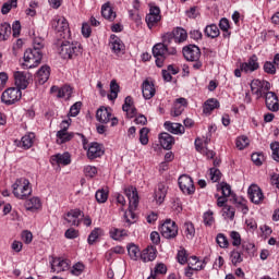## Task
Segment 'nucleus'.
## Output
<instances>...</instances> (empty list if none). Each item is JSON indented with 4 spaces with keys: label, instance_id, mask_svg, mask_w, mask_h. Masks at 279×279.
I'll return each mask as SVG.
<instances>
[{
    "label": "nucleus",
    "instance_id": "obj_1",
    "mask_svg": "<svg viewBox=\"0 0 279 279\" xmlns=\"http://www.w3.org/2000/svg\"><path fill=\"white\" fill-rule=\"evenodd\" d=\"M124 195L129 199V210L124 213V219L129 226H132V223L136 221L134 209L138 208V192L136 191V187L129 186L124 189Z\"/></svg>",
    "mask_w": 279,
    "mask_h": 279
},
{
    "label": "nucleus",
    "instance_id": "obj_2",
    "mask_svg": "<svg viewBox=\"0 0 279 279\" xmlns=\"http://www.w3.org/2000/svg\"><path fill=\"white\" fill-rule=\"evenodd\" d=\"M58 51L63 60H73L82 53V48L77 43L62 41Z\"/></svg>",
    "mask_w": 279,
    "mask_h": 279
},
{
    "label": "nucleus",
    "instance_id": "obj_3",
    "mask_svg": "<svg viewBox=\"0 0 279 279\" xmlns=\"http://www.w3.org/2000/svg\"><path fill=\"white\" fill-rule=\"evenodd\" d=\"M12 189L13 195H15L17 199H27V197L32 195V186H29V180L25 178L17 179L12 185Z\"/></svg>",
    "mask_w": 279,
    "mask_h": 279
},
{
    "label": "nucleus",
    "instance_id": "obj_4",
    "mask_svg": "<svg viewBox=\"0 0 279 279\" xmlns=\"http://www.w3.org/2000/svg\"><path fill=\"white\" fill-rule=\"evenodd\" d=\"M43 60V52L33 50L32 48L27 49L24 52V69H36Z\"/></svg>",
    "mask_w": 279,
    "mask_h": 279
},
{
    "label": "nucleus",
    "instance_id": "obj_5",
    "mask_svg": "<svg viewBox=\"0 0 279 279\" xmlns=\"http://www.w3.org/2000/svg\"><path fill=\"white\" fill-rule=\"evenodd\" d=\"M78 136L82 137L83 148L87 149V158L89 160H95V158H101V155L104 154V148L100 146L99 143L93 142L88 147V141H86V136L83 134H78Z\"/></svg>",
    "mask_w": 279,
    "mask_h": 279
},
{
    "label": "nucleus",
    "instance_id": "obj_6",
    "mask_svg": "<svg viewBox=\"0 0 279 279\" xmlns=\"http://www.w3.org/2000/svg\"><path fill=\"white\" fill-rule=\"evenodd\" d=\"M23 93L16 87H10L5 89L1 95V101L5 106H14L16 101L21 100Z\"/></svg>",
    "mask_w": 279,
    "mask_h": 279
},
{
    "label": "nucleus",
    "instance_id": "obj_7",
    "mask_svg": "<svg viewBox=\"0 0 279 279\" xmlns=\"http://www.w3.org/2000/svg\"><path fill=\"white\" fill-rule=\"evenodd\" d=\"M270 88L271 84L267 81L253 80L251 82V90L253 95H256L257 99L265 97V95L269 93Z\"/></svg>",
    "mask_w": 279,
    "mask_h": 279
},
{
    "label": "nucleus",
    "instance_id": "obj_8",
    "mask_svg": "<svg viewBox=\"0 0 279 279\" xmlns=\"http://www.w3.org/2000/svg\"><path fill=\"white\" fill-rule=\"evenodd\" d=\"M160 232L163 239H175L178 236V225H175V221L168 219L161 225Z\"/></svg>",
    "mask_w": 279,
    "mask_h": 279
},
{
    "label": "nucleus",
    "instance_id": "obj_9",
    "mask_svg": "<svg viewBox=\"0 0 279 279\" xmlns=\"http://www.w3.org/2000/svg\"><path fill=\"white\" fill-rule=\"evenodd\" d=\"M153 56L156 58V65L159 69H162L165 60H167V46L162 43L156 44L153 47Z\"/></svg>",
    "mask_w": 279,
    "mask_h": 279
},
{
    "label": "nucleus",
    "instance_id": "obj_10",
    "mask_svg": "<svg viewBox=\"0 0 279 279\" xmlns=\"http://www.w3.org/2000/svg\"><path fill=\"white\" fill-rule=\"evenodd\" d=\"M50 267L52 274H61V271H69V267H71V262L62 257H51Z\"/></svg>",
    "mask_w": 279,
    "mask_h": 279
},
{
    "label": "nucleus",
    "instance_id": "obj_11",
    "mask_svg": "<svg viewBox=\"0 0 279 279\" xmlns=\"http://www.w3.org/2000/svg\"><path fill=\"white\" fill-rule=\"evenodd\" d=\"M179 186L184 195H193V193H195V185L193 184V179L186 174H182L179 178Z\"/></svg>",
    "mask_w": 279,
    "mask_h": 279
},
{
    "label": "nucleus",
    "instance_id": "obj_12",
    "mask_svg": "<svg viewBox=\"0 0 279 279\" xmlns=\"http://www.w3.org/2000/svg\"><path fill=\"white\" fill-rule=\"evenodd\" d=\"M183 56L189 62H197L202 58V50L196 45H189L183 48Z\"/></svg>",
    "mask_w": 279,
    "mask_h": 279
},
{
    "label": "nucleus",
    "instance_id": "obj_13",
    "mask_svg": "<svg viewBox=\"0 0 279 279\" xmlns=\"http://www.w3.org/2000/svg\"><path fill=\"white\" fill-rule=\"evenodd\" d=\"M162 16L160 15V8L150 7L149 13L146 15V24L151 29L160 23Z\"/></svg>",
    "mask_w": 279,
    "mask_h": 279
},
{
    "label": "nucleus",
    "instance_id": "obj_14",
    "mask_svg": "<svg viewBox=\"0 0 279 279\" xmlns=\"http://www.w3.org/2000/svg\"><path fill=\"white\" fill-rule=\"evenodd\" d=\"M264 97H265V104H266L267 110H269L270 112H278L279 100H278V96L276 95V93L267 92L264 95Z\"/></svg>",
    "mask_w": 279,
    "mask_h": 279
},
{
    "label": "nucleus",
    "instance_id": "obj_15",
    "mask_svg": "<svg viewBox=\"0 0 279 279\" xmlns=\"http://www.w3.org/2000/svg\"><path fill=\"white\" fill-rule=\"evenodd\" d=\"M248 197L253 204H260L263 199H265V195L263 194V190L256 184H252L248 187Z\"/></svg>",
    "mask_w": 279,
    "mask_h": 279
},
{
    "label": "nucleus",
    "instance_id": "obj_16",
    "mask_svg": "<svg viewBox=\"0 0 279 279\" xmlns=\"http://www.w3.org/2000/svg\"><path fill=\"white\" fill-rule=\"evenodd\" d=\"M36 141V134L28 133L24 135L21 141H15V145L22 149H32L34 147V142Z\"/></svg>",
    "mask_w": 279,
    "mask_h": 279
},
{
    "label": "nucleus",
    "instance_id": "obj_17",
    "mask_svg": "<svg viewBox=\"0 0 279 279\" xmlns=\"http://www.w3.org/2000/svg\"><path fill=\"white\" fill-rule=\"evenodd\" d=\"M109 45H110L111 51H113L116 56H121L125 51V45L123 44L121 38H119L116 35H111V40Z\"/></svg>",
    "mask_w": 279,
    "mask_h": 279
},
{
    "label": "nucleus",
    "instance_id": "obj_18",
    "mask_svg": "<svg viewBox=\"0 0 279 279\" xmlns=\"http://www.w3.org/2000/svg\"><path fill=\"white\" fill-rule=\"evenodd\" d=\"M258 57H256V54H253L247 62L241 64V71L244 73H254V71H258Z\"/></svg>",
    "mask_w": 279,
    "mask_h": 279
},
{
    "label": "nucleus",
    "instance_id": "obj_19",
    "mask_svg": "<svg viewBox=\"0 0 279 279\" xmlns=\"http://www.w3.org/2000/svg\"><path fill=\"white\" fill-rule=\"evenodd\" d=\"M52 27L54 28V32L65 34V32H69V22L62 16H57L52 21Z\"/></svg>",
    "mask_w": 279,
    "mask_h": 279
},
{
    "label": "nucleus",
    "instance_id": "obj_20",
    "mask_svg": "<svg viewBox=\"0 0 279 279\" xmlns=\"http://www.w3.org/2000/svg\"><path fill=\"white\" fill-rule=\"evenodd\" d=\"M122 110L123 112H126V117L129 119H134V117H136V107H134V100L132 99V96L125 97Z\"/></svg>",
    "mask_w": 279,
    "mask_h": 279
},
{
    "label": "nucleus",
    "instance_id": "obj_21",
    "mask_svg": "<svg viewBox=\"0 0 279 279\" xmlns=\"http://www.w3.org/2000/svg\"><path fill=\"white\" fill-rule=\"evenodd\" d=\"M14 80H15V86H16L15 88H19L20 90H25V88L29 86L27 74H25L24 72H15Z\"/></svg>",
    "mask_w": 279,
    "mask_h": 279
},
{
    "label": "nucleus",
    "instance_id": "obj_22",
    "mask_svg": "<svg viewBox=\"0 0 279 279\" xmlns=\"http://www.w3.org/2000/svg\"><path fill=\"white\" fill-rule=\"evenodd\" d=\"M159 143L163 149H172L173 145H175V137H173L169 133H161L159 135Z\"/></svg>",
    "mask_w": 279,
    "mask_h": 279
},
{
    "label": "nucleus",
    "instance_id": "obj_23",
    "mask_svg": "<svg viewBox=\"0 0 279 279\" xmlns=\"http://www.w3.org/2000/svg\"><path fill=\"white\" fill-rule=\"evenodd\" d=\"M81 216H82V210L72 209L65 215L64 219L69 226H80Z\"/></svg>",
    "mask_w": 279,
    "mask_h": 279
},
{
    "label": "nucleus",
    "instance_id": "obj_24",
    "mask_svg": "<svg viewBox=\"0 0 279 279\" xmlns=\"http://www.w3.org/2000/svg\"><path fill=\"white\" fill-rule=\"evenodd\" d=\"M186 106H189L186 98H178L174 101L173 108L171 109V116L180 117V114H182V112H184V108H186Z\"/></svg>",
    "mask_w": 279,
    "mask_h": 279
},
{
    "label": "nucleus",
    "instance_id": "obj_25",
    "mask_svg": "<svg viewBox=\"0 0 279 279\" xmlns=\"http://www.w3.org/2000/svg\"><path fill=\"white\" fill-rule=\"evenodd\" d=\"M169 187L165 183H159L157 190L155 191V202L160 206L165 202V197H167V191Z\"/></svg>",
    "mask_w": 279,
    "mask_h": 279
},
{
    "label": "nucleus",
    "instance_id": "obj_26",
    "mask_svg": "<svg viewBox=\"0 0 279 279\" xmlns=\"http://www.w3.org/2000/svg\"><path fill=\"white\" fill-rule=\"evenodd\" d=\"M142 93L144 99H151L154 95H156V88L154 87V83L148 80L144 81L142 84Z\"/></svg>",
    "mask_w": 279,
    "mask_h": 279
},
{
    "label": "nucleus",
    "instance_id": "obj_27",
    "mask_svg": "<svg viewBox=\"0 0 279 279\" xmlns=\"http://www.w3.org/2000/svg\"><path fill=\"white\" fill-rule=\"evenodd\" d=\"M96 119L99 121V123H110L112 113L108 110V108L101 107L96 112Z\"/></svg>",
    "mask_w": 279,
    "mask_h": 279
},
{
    "label": "nucleus",
    "instance_id": "obj_28",
    "mask_svg": "<svg viewBox=\"0 0 279 279\" xmlns=\"http://www.w3.org/2000/svg\"><path fill=\"white\" fill-rule=\"evenodd\" d=\"M49 75H51V68L44 65L38 70L36 80L39 84H46L49 80Z\"/></svg>",
    "mask_w": 279,
    "mask_h": 279
},
{
    "label": "nucleus",
    "instance_id": "obj_29",
    "mask_svg": "<svg viewBox=\"0 0 279 279\" xmlns=\"http://www.w3.org/2000/svg\"><path fill=\"white\" fill-rule=\"evenodd\" d=\"M173 37H174V43L177 45H180L189 38V34L186 33V29L182 27H177L172 31Z\"/></svg>",
    "mask_w": 279,
    "mask_h": 279
},
{
    "label": "nucleus",
    "instance_id": "obj_30",
    "mask_svg": "<svg viewBox=\"0 0 279 279\" xmlns=\"http://www.w3.org/2000/svg\"><path fill=\"white\" fill-rule=\"evenodd\" d=\"M52 162H57V165H62L63 167H66L71 162V154L63 153V154H57L51 157Z\"/></svg>",
    "mask_w": 279,
    "mask_h": 279
},
{
    "label": "nucleus",
    "instance_id": "obj_31",
    "mask_svg": "<svg viewBox=\"0 0 279 279\" xmlns=\"http://www.w3.org/2000/svg\"><path fill=\"white\" fill-rule=\"evenodd\" d=\"M165 128L168 132H171V134H184V126L180 123H173V122H165Z\"/></svg>",
    "mask_w": 279,
    "mask_h": 279
},
{
    "label": "nucleus",
    "instance_id": "obj_32",
    "mask_svg": "<svg viewBox=\"0 0 279 279\" xmlns=\"http://www.w3.org/2000/svg\"><path fill=\"white\" fill-rule=\"evenodd\" d=\"M217 108H219V100L209 98L203 106V112L204 114H210V112H213V110H217Z\"/></svg>",
    "mask_w": 279,
    "mask_h": 279
},
{
    "label": "nucleus",
    "instance_id": "obj_33",
    "mask_svg": "<svg viewBox=\"0 0 279 279\" xmlns=\"http://www.w3.org/2000/svg\"><path fill=\"white\" fill-rule=\"evenodd\" d=\"M101 14L104 19H107V21H114L117 19V13L112 11V7H110V2H107L101 7Z\"/></svg>",
    "mask_w": 279,
    "mask_h": 279
},
{
    "label": "nucleus",
    "instance_id": "obj_34",
    "mask_svg": "<svg viewBox=\"0 0 279 279\" xmlns=\"http://www.w3.org/2000/svg\"><path fill=\"white\" fill-rule=\"evenodd\" d=\"M141 258L143 263H150L151 260H156V250L154 247L145 248L141 254Z\"/></svg>",
    "mask_w": 279,
    "mask_h": 279
},
{
    "label": "nucleus",
    "instance_id": "obj_35",
    "mask_svg": "<svg viewBox=\"0 0 279 279\" xmlns=\"http://www.w3.org/2000/svg\"><path fill=\"white\" fill-rule=\"evenodd\" d=\"M11 35H12V26H10V23L4 22L0 24V41L8 40Z\"/></svg>",
    "mask_w": 279,
    "mask_h": 279
},
{
    "label": "nucleus",
    "instance_id": "obj_36",
    "mask_svg": "<svg viewBox=\"0 0 279 279\" xmlns=\"http://www.w3.org/2000/svg\"><path fill=\"white\" fill-rule=\"evenodd\" d=\"M119 90H120L119 83H117L116 80H112L110 83V93L111 94L108 95V99L110 101H114V99H117L119 97Z\"/></svg>",
    "mask_w": 279,
    "mask_h": 279
},
{
    "label": "nucleus",
    "instance_id": "obj_37",
    "mask_svg": "<svg viewBox=\"0 0 279 279\" xmlns=\"http://www.w3.org/2000/svg\"><path fill=\"white\" fill-rule=\"evenodd\" d=\"M26 210H38L41 206L40 198L33 197L25 202L24 204Z\"/></svg>",
    "mask_w": 279,
    "mask_h": 279
},
{
    "label": "nucleus",
    "instance_id": "obj_38",
    "mask_svg": "<svg viewBox=\"0 0 279 279\" xmlns=\"http://www.w3.org/2000/svg\"><path fill=\"white\" fill-rule=\"evenodd\" d=\"M219 34V27L216 24L207 25L205 27V35L207 38H217Z\"/></svg>",
    "mask_w": 279,
    "mask_h": 279
},
{
    "label": "nucleus",
    "instance_id": "obj_39",
    "mask_svg": "<svg viewBox=\"0 0 279 279\" xmlns=\"http://www.w3.org/2000/svg\"><path fill=\"white\" fill-rule=\"evenodd\" d=\"M71 95H73V88L69 85H64L59 89L57 97H59V99H71Z\"/></svg>",
    "mask_w": 279,
    "mask_h": 279
},
{
    "label": "nucleus",
    "instance_id": "obj_40",
    "mask_svg": "<svg viewBox=\"0 0 279 279\" xmlns=\"http://www.w3.org/2000/svg\"><path fill=\"white\" fill-rule=\"evenodd\" d=\"M75 136V133H69L68 131H58L57 137L59 138V143H69L73 137Z\"/></svg>",
    "mask_w": 279,
    "mask_h": 279
},
{
    "label": "nucleus",
    "instance_id": "obj_41",
    "mask_svg": "<svg viewBox=\"0 0 279 279\" xmlns=\"http://www.w3.org/2000/svg\"><path fill=\"white\" fill-rule=\"evenodd\" d=\"M104 235V230L101 228H95L88 235L87 243L93 245L97 241L98 236Z\"/></svg>",
    "mask_w": 279,
    "mask_h": 279
},
{
    "label": "nucleus",
    "instance_id": "obj_42",
    "mask_svg": "<svg viewBox=\"0 0 279 279\" xmlns=\"http://www.w3.org/2000/svg\"><path fill=\"white\" fill-rule=\"evenodd\" d=\"M128 252L132 260H138V256H141V250H138L136 244H129Z\"/></svg>",
    "mask_w": 279,
    "mask_h": 279
},
{
    "label": "nucleus",
    "instance_id": "obj_43",
    "mask_svg": "<svg viewBox=\"0 0 279 279\" xmlns=\"http://www.w3.org/2000/svg\"><path fill=\"white\" fill-rule=\"evenodd\" d=\"M219 27L225 32L223 38H230V32H228L230 29V21H228L226 17H222L219 22Z\"/></svg>",
    "mask_w": 279,
    "mask_h": 279
},
{
    "label": "nucleus",
    "instance_id": "obj_44",
    "mask_svg": "<svg viewBox=\"0 0 279 279\" xmlns=\"http://www.w3.org/2000/svg\"><path fill=\"white\" fill-rule=\"evenodd\" d=\"M230 260H231L232 265H234V267H236V265L243 263V256H241V252L233 250L230 253Z\"/></svg>",
    "mask_w": 279,
    "mask_h": 279
},
{
    "label": "nucleus",
    "instance_id": "obj_45",
    "mask_svg": "<svg viewBox=\"0 0 279 279\" xmlns=\"http://www.w3.org/2000/svg\"><path fill=\"white\" fill-rule=\"evenodd\" d=\"M235 145H236L238 149L243 150V149H245V147H247L250 145V138H247V136H245V135H242L236 138Z\"/></svg>",
    "mask_w": 279,
    "mask_h": 279
},
{
    "label": "nucleus",
    "instance_id": "obj_46",
    "mask_svg": "<svg viewBox=\"0 0 279 279\" xmlns=\"http://www.w3.org/2000/svg\"><path fill=\"white\" fill-rule=\"evenodd\" d=\"M202 269H204L203 265H197L196 267H193V262L190 260L187 268H185V276L187 278H191V276H193V271H202Z\"/></svg>",
    "mask_w": 279,
    "mask_h": 279
},
{
    "label": "nucleus",
    "instance_id": "obj_47",
    "mask_svg": "<svg viewBox=\"0 0 279 279\" xmlns=\"http://www.w3.org/2000/svg\"><path fill=\"white\" fill-rule=\"evenodd\" d=\"M183 228L187 239H193V236H195V226H193L192 222H185Z\"/></svg>",
    "mask_w": 279,
    "mask_h": 279
},
{
    "label": "nucleus",
    "instance_id": "obj_48",
    "mask_svg": "<svg viewBox=\"0 0 279 279\" xmlns=\"http://www.w3.org/2000/svg\"><path fill=\"white\" fill-rule=\"evenodd\" d=\"M251 159L254 162V165H256V167H260L263 162H265V155H263V153H254L251 156Z\"/></svg>",
    "mask_w": 279,
    "mask_h": 279
},
{
    "label": "nucleus",
    "instance_id": "obj_49",
    "mask_svg": "<svg viewBox=\"0 0 279 279\" xmlns=\"http://www.w3.org/2000/svg\"><path fill=\"white\" fill-rule=\"evenodd\" d=\"M96 201L98 202V204H106V202H108V192L104 191V190H98L96 192Z\"/></svg>",
    "mask_w": 279,
    "mask_h": 279
},
{
    "label": "nucleus",
    "instance_id": "obj_50",
    "mask_svg": "<svg viewBox=\"0 0 279 279\" xmlns=\"http://www.w3.org/2000/svg\"><path fill=\"white\" fill-rule=\"evenodd\" d=\"M19 0H9L8 2L3 3L2 8H1V12L2 14H9L10 10H12V8H16V2Z\"/></svg>",
    "mask_w": 279,
    "mask_h": 279
},
{
    "label": "nucleus",
    "instance_id": "obj_51",
    "mask_svg": "<svg viewBox=\"0 0 279 279\" xmlns=\"http://www.w3.org/2000/svg\"><path fill=\"white\" fill-rule=\"evenodd\" d=\"M147 134H149V129L148 128H143L140 131V143H142V145H147V143H149V137L147 136Z\"/></svg>",
    "mask_w": 279,
    "mask_h": 279
},
{
    "label": "nucleus",
    "instance_id": "obj_52",
    "mask_svg": "<svg viewBox=\"0 0 279 279\" xmlns=\"http://www.w3.org/2000/svg\"><path fill=\"white\" fill-rule=\"evenodd\" d=\"M209 178L211 182H219L221 180V171L217 168H211L209 170Z\"/></svg>",
    "mask_w": 279,
    "mask_h": 279
},
{
    "label": "nucleus",
    "instance_id": "obj_53",
    "mask_svg": "<svg viewBox=\"0 0 279 279\" xmlns=\"http://www.w3.org/2000/svg\"><path fill=\"white\" fill-rule=\"evenodd\" d=\"M276 65L271 61H266L264 63V71L268 73V75H276Z\"/></svg>",
    "mask_w": 279,
    "mask_h": 279
},
{
    "label": "nucleus",
    "instance_id": "obj_54",
    "mask_svg": "<svg viewBox=\"0 0 279 279\" xmlns=\"http://www.w3.org/2000/svg\"><path fill=\"white\" fill-rule=\"evenodd\" d=\"M216 241L219 245V247L226 248L230 243L228 242V238L223 233H219L216 238Z\"/></svg>",
    "mask_w": 279,
    "mask_h": 279
},
{
    "label": "nucleus",
    "instance_id": "obj_55",
    "mask_svg": "<svg viewBox=\"0 0 279 279\" xmlns=\"http://www.w3.org/2000/svg\"><path fill=\"white\" fill-rule=\"evenodd\" d=\"M230 238L232 241V245L234 247H239V245H241V233L236 232V231H231L230 232Z\"/></svg>",
    "mask_w": 279,
    "mask_h": 279
},
{
    "label": "nucleus",
    "instance_id": "obj_56",
    "mask_svg": "<svg viewBox=\"0 0 279 279\" xmlns=\"http://www.w3.org/2000/svg\"><path fill=\"white\" fill-rule=\"evenodd\" d=\"M122 236H128V231L120 229H113V231H111V238L114 241H119Z\"/></svg>",
    "mask_w": 279,
    "mask_h": 279
},
{
    "label": "nucleus",
    "instance_id": "obj_57",
    "mask_svg": "<svg viewBox=\"0 0 279 279\" xmlns=\"http://www.w3.org/2000/svg\"><path fill=\"white\" fill-rule=\"evenodd\" d=\"M270 149L272 151V158L276 162H279V142H274L270 144Z\"/></svg>",
    "mask_w": 279,
    "mask_h": 279
},
{
    "label": "nucleus",
    "instance_id": "obj_58",
    "mask_svg": "<svg viewBox=\"0 0 279 279\" xmlns=\"http://www.w3.org/2000/svg\"><path fill=\"white\" fill-rule=\"evenodd\" d=\"M84 173L86 178H95L97 175V167L86 166L84 168Z\"/></svg>",
    "mask_w": 279,
    "mask_h": 279
},
{
    "label": "nucleus",
    "instance_id": "obj_59",
    "mask_svg": "<svg viewBox=\"0 0 279 279\" xmlns=\"http://www.w3.org/2000/svg\"><path fill=\"white\" fill-rule=\"evenodd\" d=\"M205 226H213L215 223V218L213 217V211L208 210L203 215Z\"/></svg>",
    "mask_w": 279,
    "mask_h": 279
},
{
    "label": "nucleus",
    "instance_id": "obj_60",
    "mask_svg": "<svg viewBox=\"0 0 279 279\" xmlns=\"http://www.w3.org/2000/svg\"><path fill=\"white\" fill-rule=\"evenodd\" d=\"M177 258L180 265H186V263L189 262V257L186 256V250L179 251Z\"/></svg>",
    "mask_w": 279,
    "mask_h": 279
},
{
    "label": "nucleus",
    "instance_id": "obj_61",
    "mask_svg": "<svg viewBox=\"0 0 279 279\" xmlns=\"http://www.w3.org/2000/svg\"><path fill=\"white\" fill-rule=\"evenodd\" d=\"M82 109V102H75L71 108H70V117H77L80 114V110Z\"/></svg>",
    "mask_w": 279,
    "mask_h": 279
},
{
    "label": "nucleus",
    "instance_id": "obj_62",
    "mask_svg": "<svg viewBox=\"0 0 279 279\" xmlns=\"http://www.w3.org/2000/svg\"><path fill=\"white\" fill-rule=\"evenodd\" d=\"M174 40V37H173V32L171 33H166L163 36H162V45H165L166 47L171 45V43H173Z\"/></svg>",
    "mask_w": 279,
    "mask_h": 279
},
{
    "label": "nucleus",
    "instance_id": "obj_63",
    "mask_svg": "<svg viewBox=\"0 0 279 279\" xmlns=\"http://www.w3.org/2000/svg\"><path fill=\"white\" fill-rule=\"evenodd\" d=\"M82 271H84V264L77 263L73 266L71 274L73 276H81Z\"/></svg>",
    "mask_w": 279,
    "mask_h": 279
},
{
    "label": "nucleus",
    "instance_id": "obj_64",
    "mask_svg": "<svg viewBox=\"0 0 279 279\" xmlns=\"http://www.w3.org/2000/svg\"><path fill=\"white\" fill-rule=\"evenodd\" d=\"M80 236V231L70 228L65 231V239H77Z\"/></svg>",
    "mask_w": 279,
    "mask_h": 279
}]
</instances>
